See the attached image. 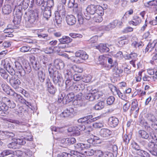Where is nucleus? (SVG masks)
<instances>
[{
  "instance_id": "a211bd4d",
  "label": "nucleus",
  "mask_w": 157,
  "mask_h": 157,
  "mask_svg": "<svg viewBox=\"0 0 157 157\" xmlns=\"http://www.w3.org/2000/svg\"><path fill=\"white\" fill-rule=\"evenodd\" d=\"M99 98V95L98 93L94 94H89L86 95L85 98L89 101H92L98 99Z\"/></svg>"
},
{
  "instance_id": "9d476101",
  "label": "nucleus",
  "mask_w": 157,
  "mask_h": 157,
  "mask_svg": "<svg viewBox=\"0 0 157 157\" xmlns=\"http://www.w3.org/2000/svg\"><path fill=\"white\" fill-rule=\"evenodd\" d=\"M97 5H89L86 7V10L87 15H85V19L87 20H89L90 18V15H95L96 10L97 9Z\"/></svg>"
},
{
  "instance_id": "dca6fc26",
  "label": "nucleus",
  "mask_w": 157,
  "mask_h": 157,
  "mask_svg": "<svg viewBox=\"0 0 157 157\" xmlns=\"http://www.w3.org/2000/svg\"><path fill=\"white\" fill-rule=\"evenodd\" d=\"M139 122L140 125L144 127L149 132L151 131L152 129L144 118L142 117H140Z\"/></svg>"
},
{
  "instance_id": "aec40b11",
  "label": "nucleus",
  "mask_w": 157,
  "mask_h": 157,
  "mask_svg": "<svg viewBox=\"0 0 157 157\" xmlns=\"http://www.w3.org/2000/svg\"><path fill=\"white\" fill-rule=\"evenodd\" d=\"M54 65L57 69H62L64 67L65 64L63 61L60 59H57L54 61Z\"/></svg>"
},
{
  "instance_id": "39448f33",
  "label": "nucleus",
  "mask_w": 157,
  "mask_h": 157,
  "mask_svg": "<svg viewBox=\"0 0 157 157\" xmlns=\"http://www.w3.org/2000/svg\"><path fill=\"white\" fill-rule=\"evenodd\" d=\"M14 64L16 68L21 76H24L26 73H29L31 70V68L29 66L25 67V69H24L21 64L17 61L15 62Z\"/></svg>"
},
{
  "instance_id": "2eb2a0df",
  "label": "nucleus",
  "mask_w": 157,
  "mask_h": 157,
  "mask_svg": "<svg viewBox=\"0 0 157 157\" xmlns=\"http://www.w3.org/2000/svg\"><path fill=\"white\" fill-rule=\"evenodd\" d=\"M45 85L47 87L48 91L50 94H54L55 93L56 89L53 85L49 78L46 79Z\"/></svg>"
},
{
  "instance_id": "473e14b6",
  "label": "nucleus",
  "mask_w": 157,
  "mask_h": 157,
  "mask_svg": "<svg viewBox=\"0 0 157 157\" xmlns=\"http://www.w3.org/2000/svg\"><path fill=\"white\" fill-rule=\"evenodd\" d=\"M75 94L73 92L69 93L65 98L64 100H65L66 103H69L72 101L75 97Z\"/></svg>"
},
{
  "instance_id": "338daca9",
  "label": "nucleus",
  "mask_w": 157,
  "mask_h": 157,
  "mask_svg": "<svg viewBox=\"0 0 157 157\" xmlns=\"http://www.w3.org/2000/svg\"><path fill=\"white\" fill-rule=\"evenodd\" d=\"M130 103L129 101H127L123 105V109L124 112H126L129 109Z\"/></svg>"
},
{
  "instance_id": "f03ea898",
  "label": "nucleus",
  "mask_w": 157,
  "mask_h": 157,
  "mask_svg": "<svg viewBox=\"0 0 157 157\" xmlns=\"http://www.w3.org/2000/svg\"><path fill=\"white\" fill-rule=\"evenodd\" d=\"M16 106L15 103L12 101H11L9 98L4 97L2 98V101H0V107L2 109L4 110L5 113H8L7 111L9 107L13 108Z\"/></svg>"
},
{
  "instance_id": "69168bd1",
  "label": "nucleus",
  "mask_w": 157,
  "mask_h": 157,
  "mask_svg": "<svg viewBox=\"0 0 157 157\" xmlns=\"http://www.w3.org/2000/svg\"><path fill=\"white\" fill-rule=\"evenodd\" d=\"M49 0H40L39 2V5L45 8L47 6Z\"/></svg>"
},
{
  "instance_id": "0e129e2a",
  "label": "nucleus",
  "mask_w": 157,
  "mask_h": 157,
  "mask_svg": "<svg viewBox=\"0 0 157 157\" xmlns=\"http://www.w3.org/2000/svg\"><path fill=\"white\" fill-rule=\"evenodd\" d=\"M148 147L149 149H151L150 150L154 149L156 148H157V144H155L153 142H151L148 143Z\"/></svg>"
},
{
  "instance_id": "3c124183",
  "label": "nucleus",
  "mask_w": 157,
  "mask_h": 157,
  "mask_svg": "<svg viewBox=\"0 0 157 157\" xmlns=\"http://www.w3.org/2000/svg\"><path fill=\"white\" fill-rule=\"evenodd\" d=\"M93 20L94 21L96 22H100L102 21L103 19L101 16L95 15L93 17Z\"/></svg>"
},
{
  "instance_id": "37998d69",
  "label": "nucleus",
  "mask_w": 157,
  "mask_h": 157,
  "mask_svg": "<svg viewBox=\"0 0 157 157\" xmlns=\"http://www.w3.org/2000/svg\"><path fill=\"white\" fill-rule=\"evenodd\" d=\"M0 75L5 79H7L9 76V75L7 72L2 68L0 69Z\"/></svg>"
},
{
  "instance_id": "9b49d317",
  "label": "nucleus",
  "mask_w": 157,
  "mask_h": 157,
  "mask_svg": "<svg viewBox=\"0 0 157 157\" xmlns=\"http://www.w3.org/2000/svg\"><path fill=\"white\" fill-rule=\"evenodd\" d=\"M97 120L96 117L93 118V116L90 115L83 117L80 118L78 120L79 123L89 124L90 123L93 122Z\"/></svg>"
},
{
  "instance_id": "a878e982",
  "label": "nucleus",
  "mask_w": 157,
  "mask_h": 157,
  "mask_svg": "<svg viewBox=\"0 0 157 157\" xmlns=\"http://www.w3.org/2000/svg\"><path fill=\"white\" fill-rule=\"evenodd\" d=\"M118 20H116L110 23L109 24L105 27V30L108 31L112 29L115 28L117 25Z\"/></svg>"
},
{
  "instance_id": "4468645a",
  "label": "nucleus",
  "mask_w": 157,
  "mask_h": 157,
  "mask_svg": "<svg viewBox=\"0 0 157 157\" xmlns=\"http://www.w3.org/2000/svg\"><path fill=\"white\" fill-rule=\"evenodd\" d=\"M0 84L1 85V87L3 90L7 94L11 95L14 91L11 89L10 87L5 82H3L2 80H0Z\"/></svg>"
},
{
  "instance_id": "2f4dec72",
  "label": "nucleus",
  "mask_w": 157,
  "mask_h": 157,
  "mask_svg": "<svg viewBox=\"0 0 157 157\" xmlns=\"http://www.w3.org/2000/svg\"><path fill=\"white\" fill-rule=\"evenodd\" d=\"M11 96H13L16 101H18L20 102H24V100L23 99V97L20 95L17 94L14 91H13L12 95H11Z\"/></svg>"
},
{
  "instance_id": "4d7b16f0",
  "label": "nucleus",
  "mask_w": 157,
  "mask_h": 157,
  "mask_svg": "<svg viewBox=\"0 0 157 157\" xmlns=\"http://www.w3.org/2000/svg\"><path fill=\"white\" fill-rule=\"evenodd\" d=\"M113 71L114 74H115L116 75H119V74L123 72V70L122 69L118 68L117 67L116 68H113Z\"/></svg>"
},
{
  "instance_id": "8fccbe9b",
  "label": "nucleus",
  "mask_w": 157,
  "mask_h": 157,
  "mask_svg": "<svg viewBox=\"0 0 157 157\" xmlns=\"http://www.w3.org/2000/svg\"><path fill=\"white\" fill-rule=\"evenodd\" d=\"M147 117L150 121L152 122H155L157 121V119L155 117L153 114H148L147 115Z\"/></svg>"
},
{
  "instance_id": "4be33fe9",
  "label": "nucleus",
  "mask_w": 157,
  "mask_h": 157,
  "mask_svg": "<svg viewBox=\"0 0 157 157\" xmlns=\"http://www.w3.org/2000/svg\"><path fill=\"white\" fill-rule=\"evenodd\" d=\"M109 123L110 126L112 127H115L118 124V119L115 117H111L109 119Z\"/></svg>"
},
{
  "instance_id": "f8f14e48",
  "label": "nucleus",
  "mask_w": 157,
  "mask_h": 157,
  "mask_svg": "<svg viewBox=\"0 0 157 157\" xmlns=\"http://www.w3.org/2000/svg\"><path fill=\"white\" fill-rule=\"evenodd\" d=\"M9 82L10 85L15 89H17L21 84V82L18 77L12 76L9 79Z\"/></svg>"
},
{
  "instance_id": "f3484780",
  "label": "nucleus",
  "mask_w": 157,
  "mask_h": 157,
  "mask_svg": "<svg viewBox=\"0 0 157 157\" xmlns=\"http://www.w3.org/2000/svg\"><path fill=\"white\" fill-rule=\"evenodd\" d=\"M112 132L109 129L105 128H101L99 132V135L102 137L107 138L111 135Z\"/></svg>"
},
{
  "instance_id": "09e8293b",
  "label": "nucleus",
  "mask_w": 157,
  "mask_h": 157,
  "mask_svg": "<svg viewBox=\"0 0 157 157\" xmlns=\"http://www.w3.org/2000/svg\"><path fill=\"white\" fill-rule=\"evenodd\" d=\"M23 154L22 151L17 150L15 151H13L12 156L11 157H18L21 156Z\"/></svg>"
},
{
  "instance_id": "c9c22d12",
  "label": "nucleus",
  "mask_w": 157,
  "mask_h": 157,
  "mask_svg": "<svg viewBox=\"0 0 157 157\" xmlns=\"http://www.w3.org/2000/svg\"><path fill=\"white\" fill-rule=\"evenodd\" d=\"M48 70L49 75L51 78L52 77V75L55 74V72L58 71H55L54 67L51 63L49 64L48 65Z\"/></svg>"
},
{
  "instance_id": "6ab92c4d",
  "label": "nucleus",
  "mask_w": 157,
  "mask_h": 157,
  "mask_svg": "<svg viewBox=\"0 0 157 157\" xmlns=\"http://www.w3.org/2000/svg\"><path fill=\"white\" fill-rule=\"evenodd\" d=\"M108 46V45L106 44L101 43L98 46H97L96 48L101 52H107L109 51Z\"/></svg>"
},
{
  "instance_id": "ddd939ff",
  "label": "nucleus",
  "mask_w": 157,
  "mask_h": 157,
  "mask_svg": "<svg viewBox=\"0 0 157 157\" xmlns=\"http://www.w3.org/2000/svg\"><path fill=\"white\" fill-rule=\"evenodd\" d=\"M74 109L71 108H69L65 110L60 114V116L64 118H67L72 117L74 115Z\"/></svg>"
},
{
  "instance_id": "c85d7f7f",
  "label": "nucleus",
  "mask_w": 157,
  "mask_h": 157,
  "mask_svg": "<svg viewBox=\"0 0 157 157\" xmlns=\"http://www.w3.org/2000/svg\"><path fill=\"white\" fill-rule=\"evenodd\" d=\"M138 134L139 136L143 139H147L149 137L148 134L144 130H139L138 131Z\"/></svg>"
},
{
  "instance_id": "603ef678",
  "label": "nucleus",
  "mask_w": 157,
  "mask_h": 157,
  "mask_svg": "<svg viewBox=\"0 0 157 157\" xmlns=\"http://www.w3.org/2000/svg\"><path fill=\"white\" fill-rule=\"evenodd\" d=\"M23 154L24 153L25 154L29 157L31 156L33 154V152L32 151L28 149L23 148L22 150Z\"/></svg>"
},
{
  "instance_id": "4c0bfd02",
  "label": "nucleus",
  "mask_w": 157,
  "mask_h": 157,
  "mask_svg": "<svg viewBox=\"0 0 157 157\" xmlns=\"http://www.w3.org/2000/svg\"><path fill=\"white\" fill-rule=\"evenodd\" d=\"M43 17L47 20H48L51 15V12L50 9L48 8H45L43 14Z\"/></svg>"
},
{
  "instance_id": "20e7f679",
  "label": "nucleus",
  "mask_w": 157,
  "mask_h": 157,
  "mask_svg": "<svg viewBox=\"0 0 157 157\" xmlns=\"http://www.w3.org/2000/svg\"><path fill=\"white\" fill-rule=\"evenodd\" d=\"M20 4V3L18 6L16 7L15 13L13 21L14 25L19 24L21 20L22 9Z\"/></svg>"
},
{
  "instance_id": "cd10ccee",
  "label": "nucleus",
  "mask_w": 157,
  "mask_h": 157,
  "mask_svg": "<svg viewBox=\"0 0 157 157\" xmlns=\"http://www.w3.org/2000/svg\"><path fill=\"white\" fill-rule=\"evenodd\" d=\"M142 20L138 16L134 17L133 21H130L129 22V23L130 25L136 26L139 24L141 22Z\"/></svg>"
},
{
  "instance_id": "6e6552de",
  "label": "nucleus",
  "mask_w": 157,
  "mask_h": 157,
  "mask_svg": "<svg viewBox=\"0 0 157 157\" xmlns=\"http://www.w3.org/2000/svg\"><path fill=\"white\" fill-rule=\"evenodd\" d=\"M76 57L80 58V59H76L75 61L77 63H82L83 60L87 59L88 58V56L84 51L82 50H79L77 51L75 53Z\"/></svg>"
},
{
  "instance_id": "7ed1b4c3",
  "label": "nucleus",
  "mask_w": 157,
  "mask_h": 157,
  "mask_svg": "<svg viewBox=\"0 0 157 157\" xmlns=\"http://www.w3.org/2000/svg\"><path fill=\"white\" fill-rule=\"evenodd\" d=\"M24 17L25 21H28L32 26L34 25L39 20L38 13L33 11L25 13Z\"/></svg>"
},
{
  "instance_id": "774afa93",
  "label": "nucleus",
  "mask_w": 157,
  "mask_h": 157,
  "mask_svg": "<svg viewBox=\"0 0 157 157\" xmlns=\"http://www.w3.org/2000/svg\"><path fill=\"white\" fill-rule=\"evenodd\" d=\"M71 89L74 90V91L78 92L81 90V85L79 84L74 85L71 86Z\"/></svg>"
},
{
  "instance_id": "680f3d73",
  "label": "nucleus",
  "mask_w": 157,
  "mask_h": 157,
  "mask_svg": "<svg viewBox=\"0 0 157 157\" xmlns=\"http://www.w3.org/2000/svg\"><path fill=\"white\" fill-rule=\"evenodd\" d=\"M73 69L75 72L81 73L83 71V69L81 67L77 66H74L72 67Z\"/></svg>"
},
{
  "instance_id": "0eeeda50",
  "label": "nucleus",
  "mask_w": 157,
  "mask_h": 157,
  "mask_svg": "<svg viewBox=\"0 0 157 157\" xmlns=\"http://www.w3.org/2000/svg\"><path fill=\"white\" fill-rule=\"evenodd\" d=\"M95 150L93 149H88L83 152H79L78 151H71V154L76 155L78 157H85L86 155L91 156L95 153Z\"/></svg>"
},
{
  "instance_id": "ea45409f",
  "label": "nucleus",
  "mask_w": 157,
  "mask_h": 157,
  "mask_svg": "<svg viewBox=\"0 0 157 157\" xmlns=\"http://www.w3.org/2000/svg\"><path fill=\"white\" fill-rule=\"evenodd\" d=\"M38 79L40 82H44L45 78V76L43 71H41L38 72Z\"/></svg>"
},
{
  "instance_id": "f257e3e1",
  "label": "nucleus",
  "mask_w": 157,
  "mask_h": 157,
  "mask_svg": "<svg viewBox=\"0 0 157 157\" xmlns=\"http://www.w3.org/2000/svg\"><path fill=\"white\" fill-rule=\"evenodd\" d=\"M68 7L71 8L74 7L75 8V14L77 18L79 24H83L84 19L82 11L80 9H76L78 7V4L75 2V0H69L68 3Z\"/></svg>"
},
{
  "instance_id": "052dcab7",
  "label": "nucleus",
  "mask_w": 157,
  "mask_h": 157,
  "mask_svg": "<svg viewBox=\"0 0 157 157\" xmlns=\"http://www.w3.org/2000/svg\"><path fill=\"white\" fill-rule=\"evenodd\" d=\"M123 141L125 144H128L130 141V138H129L128 135L126 134L124 135L122 137Z\"/></svg>"
},
{
  "instance_id": "6e6d98bb",
  "label": "nucleus",
  "mask_w": 157,
  "mask_h": 157,
  "mask_svg": "<svg viewBox=\"0 0 157 157\" xmlns=\"http://www.w3.org/2000/svg\"><path fill=\"white\" fill-rule=\"evenodd\" d=\"M32 63L33 67L35 70L37 71L39 69L40 66L38 62L34 60L33 62H32Z\"/></svg>"
},
{
  "instance_id": "7c9ffc66",
  "label": "nucleus",
  "mask_w": 157,
  "mask_h": 157,
  "mask_svg": "<svg viewBox=\"0 0 157 157\" xmlns=\"http://www.w3.org/2000/svg\"><path fill=\"white\" fill-rule=\"evenodd\" d=\"M132 106L130 111V114L131 115L132 113V111L136 110V112H138L139 108H138V102L136 101H133L131 104Z\"/></svg>"
},
{
  "instance_id": "f704fd0d",
  "label": "nucleus",
  "mask_w": 157,
  "mask_h": 157,
  "mask_svg": "<svg viewBox=\"0 0 157 157\" xmlns=\"http://www.w3.org/2000/svg\"><path fill=\"white\" fill-rule=\"evenodd\" d=\"M105 103L102 101H100L94 106V108L96 110H100L102 109L104 107Z\"/></svg>"
},
{
  "instance_id": "c03bdc74",
  "label": "nucleus",
  "mask_w": 157,
  "mask_h": 157,
  "mask_svg": "<svg viewBox=\"0 0 157 157\" xmlns=\"http://www.w3.org/2000/svg\"><path fill=\"white\" fill-rule=\"evenodd\" d=\"M55 14V20L56 23L57 24H61L62 22V18L60 16L61 14L56 12Z\"/></svg>"
},
{
  "instance_id": "b1692460",
  "label": "nucleus",
  "mask_w": 157,
  "mask_h": 157,
  "mask_svg": "<svg viewBox=\"0 0 157 157\" xmlns=\"http://www.w3.org/2000/svg\"><path fill=\"white\" fill-rule=\"evenodd\" d=\"M65 4L59 3L57 6V12L62 15H64L65 14Z\"/></svg>"
},
{
  "instance_id": "1a4fd4ad",
  "label": "nucleus",
  "mask_w": 157,
  "mask_h": 157,
  "mask_svg": "<svg viewBox=\"0 0 157 157\" xmlns=\"http://www.w3.org/2000/svg\"><path fill=\"white\" fill-rule=\"evenodd\" d=\"M11 62L9 61L8 59H6L2 61V66L11 75H14L15 71L11 65Z\"/></svg>"
},
{
  "instance_id": "bb28decb",
  "label": "nucleus",
  "mask_w": 157,
  "mask_h": 157,
  "mask_svg": "<svg viewBox=\"0 0 157 157\" xmlns=\"http://www.w3.org/2000/svg\"><path fill=\"white\" fill-rule=\"evenodd\" d=\"M135 153L138 155L143 157H150V155L147 151L141 149L140 148L135 151Z\"/></svg>"
},
{
  "instance_id": "de8ad7c7",
  "label": "nucleus",
  "mask_w": 157,
  "mask_h": 157,
  "mask_svg": "<svg viewBox=\"0 0 157 157\" xmlns=\"http://www.w3.org/2000/svg\"><path fill=\"white\" fill-rule=\"evenodd\" d=\"M14 142H12L8 144V147L9 148L13 149H16L18 147V146H17V144L15 140V139H14Z\"/></svg>"
},
{
  "instance_id": "393cba45",
  "label": "nucleus",
  "mask_w": 157,
  "mask_h": 157,
  "mask_svg": "<svg viewBox=\"0 0 157 157\" xmlns=\"http://www.w3.org/2000/svg\"><path fill=\"white\" fill-rule=\"evenodd\" d=\"M72 40V39L67 36H63L62 38L59 39V41L61 44H68Z\"/></svg>"
},
{
  "instance_id": "58836bf2",
  "label": "nucleus",
  "mask_w": 157,
  "mask_h": 157,
  "mask_svg": "<svg viewBox=\"0 0 157 157\" xmlns=\"http://www.w3.org/2000/svg\"><path fill=\"white\" fill-rule=\"evenodd\" d=\"M115 88L116 91L117 93V94L118 95V97L122 99L125 100L126 101H127L126 100L127 99V98L125 95L121 93L119 89H117L115 87Z\"/></svg>"
},
{
  "instance_id": "79ce46f5",
  "label": "nucleus",
  "mask_w": 157,
  "mask_h": 157,
  "mask_svg": "<svg viewBox=\"0 0 157 157\" xmlns=\"http://www.w3.org/2000/svg\"><path fill=\"white\" fill-rule=\"evenodd\" d=\"M146 6L149 7L150 6H154L155 7L157 5V0H154L147 2L144 3Z\"/></svg>"
},
{
  "instance_id": "c756f323",
  "label": "nucleus",
  "mask_w": 157,
  "mask_h": 157,
  "mask_svg": "<svg viewBox=\"0 0 157 157\" xmlns=\"http://www.w3.org/2000/svg\"><path fill=\"white\" fill-rule=\"evenodd\" d=\"M84 128L81 125H78L77 126L73 127V134L76 136L80 134V132L83 130Z\"/></svg>"
},
{
  "instance_id": "72a5a7b5",
  "label": "nucleus",
  "mask_w": 157,
  "mask_h": 157,
  "mask_svg": "<svg viewBox=\"0 0 157 157\" xmlns=\"http://www.w3.org/2000/svg\"><path fill=\"white\" fill-rule=\"evenodd\" d=\"M2 136H5L6 138L13 139V138L15 136L14 134L12 132L3 131H2Z\"/></svg>"
},
{
  "instance_id": "5fc2aeb1",
  "label": "nucleus",
  "mask_w": 157,
  "mask_h": 157,
  "mask_svg": "<svg viewBox=\"0 0 157 157\" xmlns=\"http://www.w3.org/2000/svg\"><path fill=\"white\" fill-rule=\"evenodd\" d=\"M15 140L18 146V145H23L26 143L25 140L23 138L15 139Z\"/></svg>"
},
{
  "instance_id": "e2e57ef3",
  "label": "nucleus",
  "mask_w": 157,
  "mask_h": 157,
  "mask_svg": "<svg viewBox=\"0 0 157 157\" xmlns=\"http://www.w3.org/2000/svg\"><path fill=\"white\" fill-rule=\"evenodd\" d=\"M152 60L150 62L152 64H154V61L157 60V52L153 53L152 54Z\"/></svg>"
},
{
  "instance_id": "a19ab883",
  "label": "nucleus",
  "mask_w": 157,
  "mask_h": 157,
  "mask_svg": "<svg viewBox=\"0 0 157 157\" xmlns=\"http://www.w3.org/2000/svg\"><path fill=\"white\" fill-rule=\"evenodd\" d=\"M97 8L95 15H99L102 16L104 14V10L103 8L100 6L97 5Z\"/></svg>"
},
{
  "instance_id": "423d86ee",
  "label": "nucleus",
  "mask_w": 157,
  "mask_h": 157,
  "mask_svg": "<svg viewBox=\"0 0 157 157\" xmlns=\"http://www.w3.org/2000/svg\"><path fill=\"white\" fill-rule=\"evenodd\" d=\"M52 81L55 84L59 86H62L63 84V80L61 74L58 71H56L55 74L52 75Z\"/></svg>"
},
{
  "instance_id": "864d4df0",
  "label": "nucleus",
  "mask_w": 157,
  "mask_h": 157,
  "mask_svg": "<svg viewBox=\"0 0 157 157\" xmlns=\"http://www.w3.org/2000/svg\"><path fill=\"white\" fill-rule=\"evenodd\" d=\"M115 98L113 96H110L107 99V103L109 105H111L113 104Z\"/></svg>"
},
{
  "instance_id": "a18cd8bd",
  "label": "nucleus",
  "mask_w": 157,
  "mask_h": 157,
  "mask_svg": "<svg viewBox=\"0 0 157 157\" xmlns=\"http://www.w3.org/2000/svg\"><path fill=\"white\" fill-rule=\"evenodd\" d=\"M75 147L76 150L75 151H78L79 152H83V147H84L83 143H78L74 145ZM75 151V150H74Z\"/></svg>"
},
{
  "instance_id": "49530a36",
  "label": "nucleus",
  "mask_w": 157,
  "mask_h": 157,
  "mask_svg": "<svg viewBox=\"0 0 157 157\" xmlns=\"http://www.w3.org/2000/svg\"><path fill=\"white\" fill-rule=\"evenodd\" d=\"M37 35L38 36L39 38H43L46 41L50 40V37L48 36V35L47 34L40 33H38Z\"/></svg>"
},
{
  "instance_id": "5701e85b",
  "label": "nucleus",
  "mask_w": 157,
  "mask_h": 157,
  "mask_svg": "<svg viewBox=\"0 0 157 157\" xmlns=\"http://www.w3.org/2000/svg\"><path fill=\"white\" fill-rule=\"evenodd\" d=\"M12 11L11 6L7 4L4 5L2 8V13L5 15L9 14Z\"/></svg>"
},
{
  "instance_id": "13d9d810",
  "label": "nucleus",
  "mask_w": 157,
  "mask_h": 157,
  "mask_svg": "<svg viewBox=\"0 0 157 157\" xmlns=\"http://www.w3.org/2000/svg\"><path fill=\"white\" fill-rule=\"evenodd\" d=\"M98 60L99 62V64L103 65L104 67H106V66L107 65L105 64V60L103 56H100Z\"/></svg>"
},
{
  "instance_id": "bf43d9fd",
  "label": "nucleus",
  "mask_w": 157,
  "mask_h": 157,
  "mask_svg": "<svg viewBox=\"0 0 157 157\" xmlns=\"http://www.w3.org/2000/svg\"><path fill=\"white\" fill-rule=\"evenodd\" d=\"M65 97V94L64 93L60 94L59 95L58 101L59 103L63 101V103H64V102H65V100H64Z\"/></svg>"
},
{
  "instance_id": "e433bc0d",
  "label": "nucleus",
  "mask_w": 157,
  "mask_h": 157,
  "mask_svg": "<svg viewBox=\"0 0 157 157\" xmlns=\"http://www.w3.org/2000/svg\"><path fill=\"white\" fill-rule=\"evenodd\" d=\"M13 153V151L11 150H5L0 154V157H4L9 155H11V156H12Z\"/></svg>"
},
{
  "instance_id": "412c9836",
  "label": "nucleus",
  "mask_w": 157,
  "mask_h": 157,
  "mask_svg": "<svg viewBox=\"0 0 157 157\" xmlns=\"http://www.w3.org/2000/svg\"><path fill=\"white\" fill-rule=\"evenodd\" d=\"M66 21L67 24L71 25L75 24L76 22V18L73 15H67L66 17Z\"/></svg>"
}]
</instances>
